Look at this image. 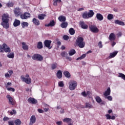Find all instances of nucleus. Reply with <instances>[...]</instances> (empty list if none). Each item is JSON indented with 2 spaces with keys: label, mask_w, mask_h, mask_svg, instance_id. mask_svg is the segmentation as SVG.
<instances>
[{
  "label": "nucleus",
  "mask_w": 125,
  "mask_h": 125,
  "mask_svg": "<svg viewBox=\"0 0 125 125\" xmlns=\"http://www.w3.org/2000/svg\"><path fill=\"white\" fill-rule=\"evenodd\" d=\"M82 17L84 19H88L89 17H88V15L87 14V12H84L82 15Z\"/></svg>",
  "instance_id": "29"
},
{
  "label": "nucleus",
  "mask_w": 125,
  "mask_h": 125,
  "mask_svg": "<svg viewBox=\"0 0 125 125\" xmlns=\"http://www.w3.org/2000/svg\"><path fill=\"white\" fill-rule=\"evenodd\" d=\"M65 48H66V47L64 45H62L61 47V49H62V50H64Z\"/></svg>",
  "instance_id": "62"
},
{
  "label": "nucleus",
  "mask_w": 125,
  "mask_h": 125,
  "mask_svg": "<svg viewBox=\"0 0 125 125\" xmlns=\"http://www.w3.org/2000/svg\"><path fill=\"white\" fill-rule=\"evenodd\" d=\"M56 24V22L54 20H52L48 24H45V27H54V25Z\"/></svg>",
  "instance_id": "13"
},
{
  "label": "nucleus",
  "mask_w": 125,
  "mask_h": 125,
  "mask_svg": "<svg viewBox=\"0 0 125 125\" xmlns=\"http://www.w3.org/2000/svg\"><path fill=\"white\" fill-rule=\"evenodd\" d=\"M43 46H42V42H38L37 44V48L39 49H42Z\"/></svg>",
  "instance_id": "32"
},
{
  "label": "nucleus",
  "mask_w": 125,
  "mask_h": 125,
  "mask_svg": "<svg viewBox=\"0 0 125 125\" xmlns=\"http://www.w3.org/2000/svg\"><path fill=\"white\" fill-rule=\"evenodd\" d=\"M6 97L9 100V103L10 105H12V106H15L16 104V101H15V100H14L13 98L10 96V95H7L6 96Z\"/></svg>",
  "instance_id": "6"
},
{
  "label": "nucleus",
  "mask_w": 125,
  "mask_h": 125,
  "mask_svg": "<svg viewBox=\"0 0 125 125\" xmlns=\"http://www.w3.org/2000/svg\"><path fill=\"white\" fill-rule=\"evenodd\" d=\"M31 16V14L29 13L25 12L24 14L21 15V19L25 20V19H28L29 17Z\"/></svg>",
  "instance_id": "9"
},
{
  "label": "nucleus",
  "mask_w": 125,
  "mask_h": 125,
  "mask_svg": "<svg viewBox=\"0 0 125 125\" xmlns=\"http://www.w3.org/2000/svg\"><path fill=\"white\" fill-rule=\"evenodd\" d=\"M95 99L98 103H101V102H102V100L99 96L96 97Z\"/></svg>",
  "instance_id": "38"
},
{
  "label": "nucleus",
  "mask_w": 125,
  "mask_h": 125,
  "mask_svg": "<svg viewBox=\"0 0 125 125\" xmlns=\"http://www.w3.org/2000/svg\"><path fill=\"white\" fill-rule=\"evenodd\" d=\"M68 26V22L67 21H63L61 24V27L62 28V29H66Z\"/></svg>",
  "instance_id": "24"
},
{
  "label": "nucleus",
  "mask_w": 125,
  "mask_h": 125,
  "mask_svg": "<svg viewBox=\"0 0 125 125\" xmlns=\"http://www.w3.org/2000/svg\"><path fill=\"white\" fill-rule=\"evenodd\" d=\"M118 54V51H116L110 54L109 57L107 58V59H111L112 58H114L116 55Z\"/></svg>",
  "instance_id": "18"
},
{
  "label": "nucleus",
  "mask_w": 125,
  "mask_h": 125,
  "mask_svg": "<svg viewBox=\"0 0 125 125\" xmlns=\"http://www.w3.org/2000/svg\"><path fill=\"white\" fill-rule=\"evenodd\" d=\"M104 98L107 99L109 101H112L113 100V98L111 96H106V97H104Z\"/></svg>",
  "instance_id": "45"
},
{
  "label": "nucleus",
  "mask_w": 125,
  "mask_h": 125,
  "mask_svg": "<svg viewBox=\"0 0 125 125\" xmlns=\"http://www.w3.org/2000/svg\"><path fill=\"white\" fill-rule=\"evenodd\" d=\"M80 25L82 29H88V25L85 24V22H84V21H80Z\"/></svg>",
  "instance_id": "12"
},
{
  "label": "nucleus",
  "mask_w": 125,
  "mask_h": 125,
  "mask_svg": "<svg viewBox=\"0 0 125 125\" xmlns=\"http://www.w3.org/2000/svg\"><path fill=\"white\" fill-rule=\"evenodd\" d=\"M32 22L34 25H36V26L40 25V21L37 20L36 18H34L33 19Z\"/></svg>",
  "instance_id": "25"
},
{
  "label": "nucleus",
  "mask_w": 125,
  "mask_h": 125,
  "mask_svg": "<svg viewBox=\"0 0 125 125\" xmlns=\"http://www.w3.org/2000/svg\"><path fill=\"white\" fill-rule=\"evenodd\" d=\"M105 117L106 118V120H115L116 119V116L114 115H110L109 114H107L105 115Z\"/></svg>",
  "instance_id": "21"
},
{
  "label": "nucleus",
  "mask_w": 125,
  "mask_h": 125,
  "mask_svg": "<svg viewBox=\"0 0 125 125\" xmlns=\"http://www.w3.org/2000/svg\"><path fill=\"white\" fill-rule=\"evenodd\" d=\"M76 44L80 48H83L85 45V43L83 42V37H78L76 40Z\"/></svg>",
  "instance_id": "2"
},
{
  "label": "nucleus",
  "mask_w": 125,
  "mask_h": 125,
  "mask_svg": "<svg viewBox=\"0 0 125 125\" xmlns=\"http://www.w3.org/2000/svg\"><path fill=\"white\" fill-rule=\"evenodd\" d=\"M118 37H121L122 36V33L119 32L117 34Z\"/></svg>",
  "instance_id": "64"
},
{
  "label": "nucleus",
  "mask_w": 125,
  "mask_h": 125,
  "mask_svg": "<svg viewBox=\"0 0 125 125\" xmlns=\"http://www.w3.org/2000/svg\"><path fill=\"white\" fill-rule=\"evenodd\" d=\"M57 77L58 79H62V72L61 70H58L57 73Z\"/></svg>",
  "instance_id": "28"
},
{
  "label": "nucleus",
  "mask_w": 125,
  "mask_h": 125,
  "mask_svg": "<svg viewBox=\"0 0 125 125\" xmlns=\"http://www.w3.org/2000/svg\"><path fill=\"white\" fill-rule=\"evenodd\" d=\"M56 124L58 125H62V121H58L56 122Z\"/></svg>",
  "instance_id": "61"
},
{
  "label": "nucleus",
  "mask_w": 125,
  "mask_h": 125,
  "mask_svg": "<svg viewBox=\"0 0 125 125\" xmlns=\"http://www.w3.org/2000/svg\"><path fill=\"white\" fill-rule=\"evenodd\" d=\"M109 40L110 42H113L116 40V35L114 33H111L109 35Z\"/></svg>",
  "instance_id": "20"
},
{
  "label": "nucleus",
  "mask_w": 125,
  "mask_h": 125,
  "mask_svg": "<svg viewBox=\"0 0 125 125\" xmlns=\"http://www.w3.org/2000/svg\"><path fill=\"white\" fill-rule=\"evenodd\" d=\"M7 90H8L9 91H13V92H14V91H15V89L12 87H9L7 88Z\"/></svg>",
  "instance_id": "48"
},
{
  "label": "nucleus",
  "mask_w": 125,
  "mask_h": 125,
  "mask_svg": "<svg viewBox=\"0 0 125 125\" xmlns=\"http://www.w3.org/2000/svg\"><path fill=\"white\" fill-rule=\"evenodd\" d=\"M75 53L76 50H75V49H71L68 52L69 55L70 56H73V55H74V54H75Z\"/></svg>",
  "instance_id": "31"
},
{
  "label": "nucleus",
  "mask_w": 125,
  "mask_h": 125,
  "mask_svg": "<svg viewBox=\"0 0 125 125\" xmlns=\"http://www.w3.org/2000/svg\"><path fill=\"white\" fill-rule=\"evenodd\" d=\"M36 116L35 115H32L30 118V121L29 123V125H33L35 123H36Z\"/></svg>",
  "instance_id": "14"
},
{
  "label": "nucleus",
  "mask_w": 125,
  "mask_h": 125,
  "mask_svg": "<svg viewBox=\"0 0 125 125\" xmlns=\"http://www.w3.org/2000/svg\"><path fill=\"white\" fill-rule=\"evenodd\" d=\"M4 51L3 48V44L1 46H0V52H3Z\"/></svg>",
  "instance_id": "51"
},
{
  "label": "nucleus",
  "mask_w": 125,
  "mask_h": 125,
  "mask_svg": "<svg viewBox=\"0 0 125 125\" xmlns=\"http://www.w3.org/2000/svg\"><path fill=\"white\" fill-rule=\"evenodd\" d=\"M51 68L52 70H55L56 68H57V63H54L51 65Z\"/></svg>",
  "instance_id": "35"
},
{
  "label": "nucleus",
  "mask_w": 125,
  "mask_h": 125,
  "mask_svg": "<svg viewBox=\"0 0 125 125\" xmlns=\"http://www.w3.org/2000/svg\"><path fill=\"white\" fill-rule=\"evenodd\" d=\"M88 17L89 18H91V17H93V15H94V13L92 10H89V12L87 13Z\"/></svg>",
  "instance_id": "27"
},
{
  "label": "nucleus",
  "mask_w": 125,
  "mask_h": 125,
  "mask_svg": "<svg viewBox=\"0 0 125 125\" xmlns=\"http://www.w3.org/2000/svg\"><path fill=\"white\" fill-rule=\"evenodd\" d=\"M14 123L16 125H21V121L20 119L16 120Z\"/></svg>",
  "instance_id": "40"
},
{
  "label": "nucleus",
  "mask_w": 125,
  "mask_h": 125,
  "mask_svg": "<svg viewBox=\"0 0 125 125\" xmlns=\"http://www.w3.org/2000/svg\"><path fill=\"white\" fill-rule=\"evenodd\" d=\"M63 75L66 77V78H70L71 77V74L68 71H64L63 72Z\"/></svg>",
  "instance_id": "34"
},
{
  "label": "nucleus",
  "mask_w": 125,
  "mask_h": 125,
  "mask_svg": "<svg viewBox=\"0 0 125 125\" xmlns=\"http://www.w3.org/2000/svg\"><path fill=\"white\" fill-rule=\"evenodd\" d=\"M46 15L44 14H42L38 15V18L40 20H43L44 19V17H45Z\"/></svg>",
  "instance_id": "30"
},
{
  "label": "nucleus",
  "mask_w": 125,
  "mask_h": 125,
  "mask_svg": "<svg viewBox=\"0 0 125 125\" xmlns=\"http://www.w3.org/2000/svg\"><path fill=\"white\" fill-rule=\"evenodd\" d=\"M7 6H8V7H12V6H13V3L9 2V3H7Z\"/></svg>",
  "instance_id": "50"
},
{
  "label": "nucleus",
  "mask_w": 125,
  "mask_h": 125,
  "mask_svg": "<svg viewBox=\"0 0 125 125\" xmlns=\"http://www.w3.org/2000/svg\"><path fill=\"white\" fill-rule=\"evenodd\" d=\"M119 78H121L122 79H123V80H124V81H125V74H123V73H119Z\"/></svg>",
  "instance_id": "44"
},
{
  "label": "nucleus",
  "mask_w": 125,
  "mask_h": 125,
  "mask_svg": "<svg viewBox=\"0 0 125 125\" xmlns=\"http://www.w3.org/2000/svg\"><path fill=\"white\" fill-rule=\"evenodd\" d=\"M9 15L8 13L3 14L2 15V22L1 25L5 28V29H8L9 28Z\"/></svg>",
  "instance_id": "1"
},
{
  "label": "nucleus",
  "mask_w": 125,
  "mask_h": 125,
  "mask_svg": "<svg viewBox=\"0 0 125 125\" xmlns=\"http://www.w3.org/2000/svg\"><path fill=\"white\" fill-rule=\"evenodd\" d=\"M8 72L9 73V75H12V74H13V70H9L8 71Z\"/></svg>",
  "instance_id": "58"
},
{
  "label": "nucleus",
  "mask_w": 125,
  "mask_h": 125,
  "mask_svg": "<svg viewBox=\"0 0 125 125\" xmlns=\"http://www.w3.org/2000/svg\"><path fill=\"white\" fill-rule=\"evenodd\" d=\"M20 24H21V21L19 20L16 19L13 23V26L14 27H18V26H20Z\"/></svg>",
  "instance_id": "22"
},
{
  "label": "nucleus",
  "mask_w": 125,
  "mask_h": 125,
  "mask_svg": "<svg viewBox=\"0 0 125 125\" xmlns=\"http://www.w3.org/2000/svg\"><path fill=\"white\" fill-rule=\"evenodd\" d=\"M9 125H14V122L13 121H9L8 122Z\"/></svg>",
  "instance_id": "56"
},
{
  "label": "nucleus",
  "mask_w": 125,
  "mask_h": 125,
  "mask_svg": "<svg viewBox=\"0 0 125 125\" xmlns=\"http://www.w3.org/2000/svg\"><path fill=\"white\" fill-rule=\"evenodd\" d=\"M111 94V88L108 87L104 93V97H105L106 96H109Z\"/></svg>",
  "instance_id": "16"
},
{
  "label": "nucleus",
  "mask_w": 125,
  "mask_h": 125,
  "mask_svg": "<svg viewBox=\"0 0 125 125\" xmlns=\"http://www.w3.org/2000/svg\"><path fill=\"white\" fill-rule=\"evenodd\" d=\"M14 12L16 15V16H19V15H20V16H21V9L19 8H15L14 10Z\"/></svg>",
  "instance_id": "10"
},
{
  "label": "nucleus",
  "mask_w": 125,
  "mask_h": 125,
  "mask_svg": "<svg viewBox=\"0 0 125 125\" xmlns=\"http://www.w3.org/2000/svg\"><path fill=\"white\" fill-rule=\"evenodd\" d=\"M98 45L100 48H102V47H103V46L102 45V42H99Z\"/></svg>",
  "instance_id": "55"
},
{
  "label": "nucleus",
  "mask_w": 125,
  "mask_h": 125,
  "mask_svg": "<svg viewBox=\"0 0 125 125\" xmlns=\"http://www.w3.org/2000/svg\"><path fill=\"white\" fill-rule=\"evenodd\" d=\"M3 48H4V51L6 53H9L11 52L10 47H9L6 44H3Z\"/></svg>",
  "instance_id": "11"
},
{
  "label": "nucleus",
  "mask_w": 125,
  "mask_h": 125,
  "mask_svg": "<svg viewBox=\"0 0 125 125\" xmlns=\"http://www.w3.org/2000/svg\"><path fill=\"white\" fill-rule=\"evenodd\" d=\"M89 30L92 33H98L99 32V29L97 28V26L94 24H92L89 26Z\"/></svg>",
  "instance_id": "4"
},
{
  "label": "nucleus",
  "mask_w": 125,
  "mask_h": 125,
  "mask_svg": "<svg viewBox=\"0 0 125 125\" xmlns=\"http://www.w3.org/2000/svg\"><path fill=\"white\" fill-rule=\"evenodd\" d=\"M63 122L64 123H71V122H72V119L71 118H64L63 120Z\"/></svg>",
  "instance_id": "36"
},
{
  "label": "nucleus",
  "mask_w": 125,
  "mask_h": 125,
  "mask_svg": "<svg viewBox=\"0 0 125 125\" xmlns=\"http://www.w3.org/2000/svg\"><path fill=\"white\" fill-rule=\"evenodd\" d=\"M38 111L39 113H43V110H42V109H38Z\"/></svg>",
  "instance_id": "59"
},
{
  "label": "nucleus",
  "mask_w": 125,
  "mask_h": 125,
  "mask_svg": "<svg viewBox=\"0 0 125 125\" xmlns=\"http://www.w3.org/2000/svg\"><path fill=\"white\" fill-rule=\"evenodd\" d=\"M115 24L117 25H120V26H125V22L123 21H121L119 20H116L114 21Z\"/></svg>",
  "instance_id": "17"
},
{
  "label": "nucleus",
  "mask_w": 125,
  "mask_h": 125,
  "mask_svg": "<svg viewBox=\"0 0 125 125\" xmlns=\"http://www.w3.org/2000/svg\"><path fill=\"white\" fill-rule=\"evenodd\" d=\"M9 118L7 117H4L3 119V121H4V122H6L7 121H9Z\"/></svg>",
  "instance_id": "54"
},
{
  "label": "nucleus",
  "mask_w": 125,
  "mask_h": 125,
  "mask_svg": "<svg viewBox=\"0 0 125 125\" xmlns=\"http://www.w3.org/2000/svg\"><path fill=\"white\" fill-rule=\"evenodd\" d=\"M28 101L29 103H31V104H37V103H38L37 100L35 99L34 98H29L28 99Z\"/></svg>",
  "instance_id": "15"
},
{
  "label": "nucleus",
  "mask_w": 125,
  "mask_h": 125,
  "mask_svg": "<svg viewBox=\"0 0 125 125\" xmlns=\"http://www.w3.org/2000/svg\"><path fill=\"white\" fill-rule=\"evenodd\" d=\"M63 39L65 41H68L69 40V36H68L67 35H64L63 36Z\"/></svg>",
  "instance_id": "49"
},
{
  "label": "nucleus",
  "mask_w": 125,
  "mask_h": 125,
  "mask_svg": "<svg viewBox=\"0 0 125 125\" xmlns=\"http://www.w3.org/2000/svg\"><path fill=\"white\" fill-rule=\"evenodd\" d=\"M7 57L8 58H14V53H10L9 54H8L7 56Z\"/></svg>",
  "instance_id": "42"
},
{
  "label": "nucleus",
  "mask_w": 125,
  "mask_h": 125,
  "mask_svg": "<svg viewBox=\"0 0 125 125\" xmlns=\"http://www.w3.org/2000/svg\"><path fill=\"white\" fill-rule=\"evenodd\" d=\"M69 89L70 90H75L76 88L77 87V85L78 84L77 83V82L71 81L69 82Z\"/></svg>",
  "instance_id": "3"
},
{
  "label": "nucleus",
  "mask_w": 125,
  "mask_h": 125,
  "mask_svg": "<svg viewBox=\"0 0 125 125\" xmlns=\"http://www.w3.org/2000/svg\"><path fill=\"white\" fill-rule=\"evenodd\" d=\"M53 4L55 6L57 5V2H56L55 0H54V3H53Z\"/></svg>",
  "instance_id": "63"
},
{
  "label": "nucleus",
  "mask_w": 125,
  "mask_h": 125,
  "mask_svg": "<svg viewBox=\"0 0 125 125\" xmlns=\"http://www.w3.org/2000/svg\"><path fill=\"white\" fill-rule=\"evenodd\" d=\"M51 42H52L51 40H46L44 42V45L46 47H47V48H49V49H51V47H50Z\"/></svg>",
  "instance_id": "8"
},
{
  "label": "nucleus",
  "mask_w": 125,
  "mask_h": 125,
  "mask_svg": "<svg viewBox=\"0 0 125 125\" xmlns=\"http://www.w3.org/2000/svg\"><path fill=\"white\" fill-rule=\"evenodd\" d=\"M96 18L99 21H102L103 19H104V17H103V15L100 13H97L96 14Z\"/></svg>",
  "instance_id": "19"
},
{
  "label": "nucleus",
  "mask_w": 125,
  "mask_h": 125,
  "mask_svg": "<svg viewBox=\"0 0 125 125\" xmlns=\"http://www.w3.org/2000/svg\"><path fill=\"white\" fill-rule=\"evenodd\" d=\"M59 86L60 87H63V86H64V83H63V82L61 81L59 82Z\"/></svg>",
  "instance_id": "47"
},
{
  "label": "nucleus",
  "mask_w": 125,
  "mask_h": 125,
  "mask_svg": "<svg viewBox=\"0 0 125 125\" xmlns=\"http://www.w3.org/2000/svg\"><path fill=\"white\" fill-rule=\"evenodd\" d=\"M5 77L6 78V79H7V78H10L11 76L8 73H6L5 74Z\"/></svg>",
  "instance_id": "53"
},
{
  "label": "nucleus",
  "mask_w": 125,
  "mask_h": 125,
  "mask_svg": "<svg viewBox=\"0 0 125 125\" xmlns=\"http://www.w3.org/2000/svg\"><path fill=\"white\" fill-rule=\"evenodd\" d=\"M21 44L22 45V48L24 50H28V49H29V47L27 44H26L25 42H22Z\"/></svg>",
  "instance_id": "26"
},
{
  "label": "nucleus",
  "mask_w": 125,
  "mask_h": 125,
  "mask_svg": "<svg viewBox=\"0 0 125 125\" xmlns=\"http://www.w3.org/2000/svg\"><path fill=\"white\" fill-rule=\"evenodd\" d=\"M60 113L61 114H64V113H65V111L64 110V109L62 108H61Z\"/></svg>",
  "instance_id": "57"
},
{
  "label": "nucleus",
  "mask_w": 125,
  "mask_h": 125,
  "mask_svg": "<svg viewBox=\"0 0 125 125\" xmlns=\"http://www.w3.org/2000/svg\"><path fill=\"white\" fill-rule=\"evenodd\" d=\"M69 33L72 35H75V29L73 28H70L69 30Z\"/></svg>",
  "instance_id": "39"
},
{
  "label": "nucleus",
  "mask_w": 125,
  "mask_h": 125,
  "mask_svg": "<svg viewBox=\"0 0 125 125\" xmlns=\"http://www.w3.org/2000/svg\"><path fill=\"white\" fill-rule=\"evenodd\" d=\"M86 56V55L85 54H84L82 55L80 57L77 58L76 60H82V59H83Z\"/></svg>",
  "instance_id": "43"
},
{
  "label": "nucleus",
  "mask_w": 125,
  "mask_h": 125,
  "mask_svg": "<svg viewBox=\"0 0 125 125\" xmlns=\"http://www.w3.org/2000/svg\"><path fill=\"white\" fill-rule=\"evenodd\" d=\"M82 95H83V96H84V97H86L87 96V94H86V93L84 91L82 93Z\"/></svg>",
  "instance_id": "52"
},
{
  "label": "nucleus",
  "mask_w": 125,
  "mask_h": 125,
  "mask_svg": "<svg viewBox=\"0 0 125 125\" xmlns=\"http://www.w3.org/2000/svg\"><path fill=\"white\" fill-rule=\"evenodd\" d=\"M21 79L22 82H24V83H27L28 84H30L31 83H32V80L30 78H26L24 77V75H22L21 76Z\"/></svg>",
  "instance_id": "7"
},
{
  "label": "nucleus",
  "mask_w": 125,
  "mask_h": 125,
  "mask_svg": "<svg viewBox=\"0 0 125 125\" xmlns=\"http://www.w3.org/2000/svg\"><path fill=\"white\" fill-rule=\"evenodd\" d=\"M86 108H92V105L89 103L85 104Z\"/></svg>",
  "instance_id": "46"
},
{
  "label": "nucleus",
  "mask_w": 125,
  "mask_h": 125,
  "mask_svg": "<svg viewBox=\"0 0 125 125\" xmlns=\"http://www.w3.org/2000/svg\"><path fill=\"white\" fill-rule=\"evenodd\" d=\"M32 58L33 60H37V61H42L43 60L42 56L38 54H35L32 56Z\"/></svg>",
  "instance_id": "5"
},
{
  "label": "nucleus",
  "mask_w": 125,
  "mask_h": 125,
  "mask_svg": "<svg viewBox=\"0 0 125 125\" xmlns=\"http://www.w3.org/2000/svg\"><path fill=\"white\" fill-rule=\"evenodd\" d=\"M66 59L67 60H69V61H72V58H71L70 57H68L67 56L66 57Z\"/></svg>",
  "instance_id": "60"
},
{
  "label": "nucleus",
  "mask_w": 125,
  "mask_h": 125,
  "mask_svg": "<svg viewBox=\"0 0 125 125\" xmlns=\"http://www.w3.org/2000/svg\"><path fill=\"white\" fill-rule=\"evenodd\" d=\"M60 22H65L66 21V17L64 16H60L58 18Z\"/></svg>",
  "instance_id": "23"
},
{
  "label": "nucleus",
  "mask_w": 125,
  "mask_h": 125,
  "mask_svg": "<svg viewBox=\"0 0 125 125\" xmlns=\"http://www.w3.org/2000/svg\"><path fill=\"white\" fill-rule=\"evenodd\" d=\"M61 55L62 57H66L68 56V53L65 51H63L61 53Z\"/></svg>",
  "instance_id": "41"
},
{
  "label": "nucleus",
  "mask_w": 125,
  "mask_h": 125,
  "mask_svg": "<svg viewBox=\"0 0 125 125\" xmlns=\"http://www.w3.org/2000/svg\"><path fill=\"white\" fill-rule=\"evenodd\" d=\"M107 19L108 20H112L114 19V15L111 14H109L107 15Z\"/></svg>",
  "instance_id": "37"
},
{
  "label": "nucleus",
  "mask_w": 125,
  "mask_h": 125,
  "mask_svg": "<svg viewBox=\"0 0 125 125\" xmlns=\"http://www.w3.org/2000/svg\"><path fill=\"white\" fill-rule=\"evenodd\" d=\"M29 26V23L27 22L23 21L21 23L22 28H25V27H28Z\"/></svg>",
  "instance_id": "33"
}]
</instances>
